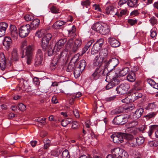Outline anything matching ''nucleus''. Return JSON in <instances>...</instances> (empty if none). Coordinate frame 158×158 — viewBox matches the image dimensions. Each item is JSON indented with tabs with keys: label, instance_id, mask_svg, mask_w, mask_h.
I'll return each instance as SVG.
<instances>
[{
	"label": "nucleus",
	"instance_id": "obj_1",
	"mask_svg": "<svg viewBox=\"0 0 158 158\" xmlns=\"http://www.w3.org/2000/svg\"><path fill=\"white\" fill-rule=\"evenodd\" d=\"M108 70L105 66H100L97 68L90 76L91 79L96 80L102 75L105 76Z\"/></svg>",
	"mask_w": 158,
	"mask_h": 158
},
{
	"label": "nucleus",
	"instance_id": "obj_2",
	"mask_svg": "<svg viewBox=\"0 0 158 158\" xmlns=\"http://www.w3.org/2000/svg\"><path fill=\"white\" fill-rule=\"evenodd\" d=\"M104 40L101 38L97 40L93 45L91 51L92 55H94L97 54L101 49L103 45Z\"/></svg>",
	"mask_w": 158,
	"mask_h": 158
},
{
	"label": "nucleus",
	"instance_id": "obj_3",
	"mask_svg": "<svg viewBox=\"0 0 158 158\" xmlns=\"http://www.w3.org/2000/svg\"><path fill=\"white\" fill-rule=\"evenodd\" d=\"M119 63L118 60L116 58L114 57L111 58L109 60L105 63V67L110 70L114 69Z\"/></svg>",
	"mask_w": 158,
	"mask_h": 158
},
{
	"label": "nucleus",
	"instance_id": "obj_4",
	"mask_svg": "<svg viewBox=\"0 0 158 158\" xmlns=\"http://www.w3.org/2000/svg\"><path fill=\"white\" fill-rule=\"evenodd\" d=\"M30 25L27 24L21 26L19 28V35L22 38L27 36L30 32Z\"/></svg>",
	"mask_w": 158,
	"mask_h": 158
},
{
	"label": "nucleus",
	"instance_id": "obj_5",
	"mask_svg": "<svg viewBox=\"0 0 158 158\" xmlns=\"http://www.w3.org/2000/svg\"><path fill=\"white\" fill-rule=\"evenodd\" d=\"M128 120V118L124 115H121L116 116L112 121L113 123L116 125H123Z\"/></svg>",
	"mask_w": 158,
	"mask_h": 158
},
{
	"label": "nucleus",
	"instance_id": "obj_6",
	"mask_svg": "<svg viewBox=\"0 0 158 158\" xmlns=\"http://www.w3.org/2000/svg\"><path fill=\"white\" fill-rule=\"evenodd\" d=\"M124 133H118L117 134H113L111 136V138L113 139L114 143H120L123 141Z\"/></svg>",
	"mask_w": 158,
	"mask_h": 158
},
{
	"label": "nucleus",
	"instance_id": "obj_7",
	"mask_svg": "<svg viewBox=\"0 0 158 158\" xmlns=\"http://www.w3.org/2000/svg\"><path fill=\"white\" fill-rule=\"evenodd\" d=\"M68 31L69 36L72 38L69 40L67 42V44L70 46L72 44H73V38L75 37L76 35V34L75 33L76 28L75 26L74 25H73L72 26V28L68 30Z\"/></svg>",
	"mask_w": 158,
	"mask_h": 158
},
{
	"label": "nucleus",
	"instance_id": "obj_8",
	"mask_svg": "<svg viewBox=\"0 0 158 158\" xmlns=\"http://www.w3.org/2000/svg\"><path fill=\"white\" fill-rule=\"evenodd\" d=\"M52 37L50 33L46 34L42 38V40L41 46L43 48H46L48 45L49 42Z\"/></svg>",
	"mask_w": 158,
	"mask_h": 158
},
{
	"label": "nucleus",
	"instance_id": "obj_9",
	"mask_svg": "<svg viewBox=\"0 0 158 158\" xmlns=\"http://www.w3.org/2000/svg\"><path fill=\"white\" fill-rule=\"evenodd\" d=\"M43 60V53L40 49H38L36 52L35 59V64L37 66L42 65Z\"/></svg>",
	"mask_w": 158,
	"mask_h": 158
},
{
	"label": "nucleus",
	"instance_id": "obj_10",
	"mask_svg": "<svg viewBox=\"0 0 158 158\" xmlns=\"http://www.w3.org/2000/svg\"><path fill=\"white\" fill-rule=\"evenodd\" d=\"M78 60V58L76 56H74L71 60L70 62L68 65L66 71L67 72H70L73 69L77 61Z\"/></svg>",
	"mask_w": 158,
	"mask_h": 158
},
{
	"label": "nucleus",
	"instance_id": "obj_11",
	"mask_svg": "<svg viewBox=\"0 0 158 158\" xmlns=\"http://www.w3.org/2000/svg\"><path fill=\"white\" fill-rule=\"evenodd\" d=\"M67 42V40L65 39H62L59 40L55 45V48L56 51H58L62 48Z\"/></svg>",
	"mask_w": 158,
	"mask_h": 158
},
{
	"label": "nucleus",
	"instance_id": "obj_12",
	"mask_svg": "<svg viewBox=\"0 0 158 158\" xmlns=\"http://www.w3.org/2000/svg\"><path fill=\"white\" fill-rule=\"evenodd\" d=\"M103 60L98 55L96 56L93 60V64L95 66H105V64L103 66Z\"/></svg>",
	"mask_w": 158,
	"mask_h": 158
},
{
	"label": "nucleus",
	"instance_id": "obj_13",
	"mask_svg": "<svg viewBox=\"0 0 158 158\" xmlns=\"http://www.w3.org/2000/svg\"><path fill=\"white\" fill-rule=\"evenodd\" d=\"M19 57L18 50L16 48H13L11 52V56L10 60L12 61H17L19 60Z\"/></svg>",
	"mask_w": 158,
	"mask_h": 158
},
{
	"label": "nucleus",
	"instance_id": "obj_14",
	"mask_svg": "<svg viewBox=\"0 0 158 158\" xmlns=\"http://www.w3.org/2000/svg\"><path fill=\"white\" fill-rule=\"evenodd\" d=\"M116 9L114 5L111 4L107 6L105 9L106 13L107 14H110L113 15H115V10Z\"/></svg>",
	"mask_w": 158,
	"mask_h": 158
},
{
	"label": "nucleus",
	"instance_id": "obj_15",
	"mask_svg": "<svg viewBox=\"0 0 158 158\" xmlns=\"http://www.w3.org/2000/svg\"><path fill=\"white\" fill-rule=\"evenodd\" d=\"M6 60L3 53H0V67L2 70H4L6 66Z\"/></svg>",
	"mask_w": 158,
	"mask_h": 158
},
{
	"label": "nucleus",
	"instance_id": "obj_16",
	"mask_svg": "<svg viewBox=\"0 0 158 158\" xmlns=\"http://www.w3.org/2000/svg\"><path fill=\"white\" fill-rule=\"evenodd\" d=\"M108 41L112 47H117L119 46L120 43L115 38L110 37L108 39Z\"/></svg>",
	"mask_w": 158,
	"mask_h": 158
},
{
	"label": "nucleus",
	"instance_id": "obj_17",
	"mask_svg": "<svg viewBox=\"0 0 158 158\" xmlns=\"http://www.w3.org/2000/svg\"><path fill=\"white\" fill-rule=\"evenodd\" d=\"M82 44V41L80 40L77 39L75 40L73 44L72 51L73 52H76L80 47Z\"/></svg>",
	"mask_w": 158,
	"mask_h": 158
},
{
	"label": "nucleus",
	"instance_id": "obj_18",
	"mask_svg": "<svg viewBox=\"0 0 158 158\" xmlns=\"http://www.w3.org/2000/svg\"><path fill=\"white\" fill-rule=\"evenodd\" d=\"M123 149L119 148H116L111 150V153L115 158H119Z\"/></svg>",
	"mask_w": 158,
	"mask_h": 158
},
{
	"label": "nucleus",
	"instance_id": "obj_19",
	"mask_svg": "<svg viewBox=\"0 0 158 158\" xmlns=\"http://www.w3.org/2000/svg\"><path fill=\"white\" fill-rule=\"evenodd\" d=\"M40 21L38 19H35L33 20L31 22L30 26V29L32 30H35L38 28L40 25Z\"/></svg>",
	"mask_w": 158,
	"mask_h": 158
},
{
	"label": "nucleus",
	"instance_id": "obj_20",
	"mask_svg": "<svg viewBox=\"0 0 158 158\" xmlns=\"http://www.w3.org/2000/svg\"><path fill=\"white\" fill-rule=\"evenodd\" d=\"M8 27V24L6 23H0V37L4 35L6 29Z\"/></svg>",
	"mask_w": 158,
	"mask_h": 158
},
{
	"label": "nucleus",
	"instance_id": "obj_21",
	"mask_svg": "<svg viewBox=\"0 0 158 158\" xmlns=\"http://www.w3.org/2000/svg\"><path fill=\"white\" fill-rule=\"evenodd\" d=\"M106 79L105 81L108 82H111L112 81H115L117 80H119V79L117 77L116 78L113 76V74L112 72L108 73L106 74Z\"/></svg>",
	"mask_w": 158,
	"mask_h": 158
},
{
	"label": "nucleus",
	"instance_id": "obj_22",
	"mask_svg": "<svg viewBox=\"0 0 158 158\" xmlns=\"http://www.w3.org/2000/svg\"><path fill=\"white\" fill-rule=\"evenodd\" d=\"M102 27L103 25L99 22H97L93 24L92 28L93 30L100 33Z\"/></svg>",
	"mask_w": 158,
	"mask_h": 158
},
{
	"label": "nucleus",
	"instance_id": "obj_23",
	"mask_svg": "<svg viewBox=\"0 0 158 158\" xmlns=\"http://www.w3.org/2000/svg\"><path fill=\"white\" fill-rule=\"evenodd\" d=\"M110 31V27L106 24L103 23L102 28L100 33L103 35H106L109 33Z\"/></svg>",
	"mask_w": 158,
	"mask_h": 158
},
{
	"label": "nucleus",
	"instance_id": "obj_24",
	"mask_svg": "<svg viewBox=\"0 0 158 158\" xmlns=\"http://www.w3.org/2000/svg\"><path fill=\"white\" fill-rule=\"evenodd\" d=\"M66 22L60 20L56 21L54 24L53 27L56 29H58L62 28L63 26L65 24Z\"/></svg>",
	"mask_w": 158,
	"mask_h": 158
},
{
	"label": "nucleus",
	"instance_id": "obj_25",
	"mask_svg": "<svg viewBox=\"0 0 158 158\" xmlns=\"http://www.w3.org/2000/svg\"><path fill=\"white\" fill-rule=\"evenodd\" d=\"M12 44V40L10 37L6 36L3 41V45L6 47H9Z\"/></svg>",
	"mask_w": 158,
	"mask_h": 158
},
{
	"label": "nucleus",
	"instance_id": "obj_26",
	"mask_svg": "<svg viewBox=\"0 0 158 158\" xmlns=\"http://www.w3.org/2000/svg\"><path fill=\"white\" fill-rule=\"evenodd\" d=\"M58 61V57L57 56H55L51 61L50 64V68L52 70H54Z\"/></svg>",
	"mask_w": 158,
	"mask_h": 158
},
{
	"label": "nucleus",
	"instance_id": "obj_27",
	"mask_svg": "<svg viewBox=\"0 0 158 158\" xmlns=\"http://www.w3.org/2000/svg\"><path fill=\"white\" fill-rule=\"evenodd\" d=\"M119 82V80H117L115 81H112L111 82H109L108 84L106 86V88L108 90L110 89L116 85H118Z\"/></svg>",
	"mask_w": 158,
	"mask_h": 158
},
{
	"label": "nucleus",
	"instance_id": "obj_28",
	"mask_svg": "<svg viewBox=\"0 0 158 158\" xmlns=\"http://www.w3.org/2000/svg\"><path fill=\"white\" fill-rule=\"evenodd\" d=\"M143 111V108H138L135 111L134 116H135V118H138L141 116Z\"/></svg>",
	"mask_w": 158,
	"mask_h": 158
},
{
	"label": "nucleus",
	"instance_id": "obj_29",
	"mask_svg": "<svg viewBox=\"0 0 158 158\" xmlns=\"http://www.w3.org/2000/svg\"><path fill=\"white\" fill-rule=\"evenodd\" d=\"M35 49L33 45H29L26 47L25 54L33 55V52Z\"/></svg>",
	"mask_w": 158,
	"mask_h": 158
},
{
	"label": "nucleus",
	"instance_id": "obj_30",
	"mask_svg": "<svg viewBox=\"0 0 158 158\" xmlns=\"http://www.w3.org/2000/svg\"><path fill=\"white\" fill-rule=\"evenodd\" d=\"M158 127V125H151L149 126V129L148 132V135L149 136L151 137L153 132L156 131L157 128Z\"/></svg>",
	"mask_w": 158,
	"mask_h": 158
},
{
	"label": "nucleus",
	"instance_id": "obj_31",
	"mask_svg": "<svg viewBox=\"0 0 158 158\" xmlns=\"http://www.w3.org/2000/svg\"><path fill=\"white\" fill-rule=\"evenodd\" d=\"M135 74L134 73H130L127 76V79L129 81L133 82L135 80Z\"/></svg>",
	"mask_w": 158,
	"mask_h": 158
},
{
	"label": "nucleus",
	"instance_id": "obj_32",
	"mask_svg": "<svg viewBox=\"0 0 158 158\" xmlns=\"http://www.w3.org/2000/svg\"><path fill=\"white\" fill-rule=\"evenodd\" d=\"M127 5L131 7H136L138 5V0H129Z\"/></svg>",
	"mask_w": 158,
	"mask_h": 158
},
{
	"label": "nucleus",
	"instance_id": "obj_33",
	"mask_svg": "<svg viewBox=\"0 0 158 158\" xmlns=\"http://www.w3.org/2000/svg\"><path fill=\"white\" fill-rule=\"evenodd\" d=\"M108 53L106 49H102L101 52L99 53L98 55L100 56L101 57H102V59L106 58L107 56Z\"/></svg>",
	"mask_w": 158,
	"mask_h": 158
},
{
	"label": "nucleus",
	"instance_id": "obj_34",
	"mask_svg": "<svg viewBox=\"0 0 158 158\" xmlns=\"http://www.w3.org/2000/svg\"><path fill=\"white\" fill-rule=\"evenodd\" d=\"M86 63L85 61L84 60H82L80 61V64L78 66V68L81 71H83L85 69Z\"/></svg>",
	"mask_w": 158,
	"mask_h": 158
},
{
	"label": "nucleus",
	"instance_id": "obj_35",
	"mask_svg": "<svg viewBox=\"0 0 158 158\" xmlns=\"http://www.w3.org/2000/svg\"><path fill=\"white\" fill-rule=\"evenodd\" d=\"M72 119L67 118L63 120L61 122V125L64 127H66L68 124L71 123Z\"/></svg>",
	"mask_w": 158,
	"mask_h": 158
},
{
	"label": "nucleus",
	"instance_id": "obj_36",
	"mask_svg": "<svg viewBox=\"0 0 158 158\" xmlns=\"http://www.w3.org/2000/svg\"><path fill=\"white\" fill-rule=\"evenodd\" d=\"M25 58L27 63L28 64H30L32 62L33 55L25 54Z\"/></svg>",
	"mask_w": 158,
	"mask_h": 158
},
{
	"label": "nucleus",
	"instance_id": "obj_37",
	"mask_svg": "<svg viewBox=\"0 0 158 158\" xmlns=\"http://www.w3.org/2000/svg\"><path fill=\"white\" fill-rule=\"evenodd\" d=\"M127 10L126 9H122L121 10L119 14L117 12L115 13V15H117L118 18L122 17L123 15H126L127 13Z\"/></svg>",
	"mask_w": 158,
	"mask_h": 158
},
{
	"label": "nucleus",
	"instance_id": "obj_38",
	"mask_svg": "<svg viewBox=\"0 0 158 158\" xmlns=\"http://www.w3.org/2000/svg\"><path fill=\"white\" fill-rule=\"evenodd\" d=\"M129 69L128 67H126L123 69L119 71V75L122 76L125 75L129 72Z\"/></svg>",
	"mask_w": 158,
	"mask_h": 158
},
{
	"label": "nucleus",
	"instance_id": "obj_39",
	"mask_svg": "<svg viewBox=\"0 0 158 158\" xmlns=\"http://www.w3.org/2000/svg\"><path fill=\"white\" fill-rule=\"evenodd\" d=\"M135 139L138 146L142 144L144 142V138L141 136L137 137Z\"/></svg>",
	"mask_w": 158,
	"mask_h": 158
},
{
	"label": "nucleus",
	"instance_id": "obj_40",
	"mask_svg": "<svg viewBox=\"0 0 158 158\" xmlns=\"http://www.w3.org/2000/svg\"><path fill=\"white\" fill-rule=\"evenodd\" d=\"M156 107V105L155 102L150 103L146 107L145 109L146 110H154Z\"/></svg>",
	"mask_w": 158,
	"mask_h": 158
},
{
	"label": "nucleus",
	"instance_id": "obj_41",
	"mask_svg": "<svg viewBox=\"0 0 158 158\" xmlns=\"http://www.w3.org/2000/svg\"><path fill=\"white\" fill-rule=\"evenodd\" d=\"M125 93L130 88L129 85L127 83H123L120 85Z\"/></svg>",
	"mask_w": 158,
	"mask_h": 158
},
{
	"label": "nucleus",
	"instance_id": "obj_42",
	"mask_svg": "<svg viewBox=\"0 0 158 158\" xmlns=\"http://www.w3.org/2000/svg\"><path fill=\"white\" fill-rule=\"evenodd\" d=\"M156 112H153L148 114L144 116V117L147 119L154 118L156 115Z\"/></svg>",
	"mask_w": 158,
	"mask_h": 158
},
{
	"label": "nucleus",
	"instance_id": "obj_43",
	"mask_svg": "<svg viewBox=\"0 0 158 158\" xmlns=\"http://www.w3.org/2000/svg\"><path fill=\"white\" fill-rule=\"evenodd\" d=\"M129 143L130 147H135L138 146L135 138H133L131 140L129 141Z\"/></svg>",
	"mask_w": 158,
	"mask_h": 158
},
{
	"label": "nucleus",
	"instance_id": "obj_44",
	"mask_svg": "<svg viewBox=\"0 0 158 158\" xmlns=\"http://www.w3.org/2000/svg\"><path fill=\"white\" fill-rule=\"evenodd\" d=\"M132 96L134 99L136 100L142 97V95L141 93L136 92L132 94Z\"/></svg>",
	"mask_w": 158,
	"mask_h": 158
},
{
	"label": "nucleus",
	"instance_id": "obj_45",
	"mask_svg": "<svg viewBox=\"0 0 158 158\" xmlns=\"http://www.w3.org/2000/svg\"><path fill=\"white\" fill-rule=\"evenodd\" d=\"M43 142L44 143V148L47 149L48 147L50 146V141L48 139H46L43 140Z\"/></svg>",
	"mask_w": 158,
	"mask_h": 158
},
{
	"label": "nucleus",
	"instance_id": "obj_46",
	"mask_svg": "<svg viewBox=\"0 0 158 158\" xmlns=\"http://www.w3.org/2000/svg\"><path fill=\"white\" fill-rule=\"evenodd\" d=\"M58 52V51H55V46H54L53 49L50 47L49 48L48 51V55L49 56H51L54 52Z\"/></svg>",
	"mask_w": 158,
	"mask_h": 158
},
{
	"label": "nucleus",
	"instance_id": "obj_47",
	"mask_svg": "<svg viewBox=\"0 0 158 158\" xmlns=\"http://www.w3.org/2000/svg\"><path fill=\"white\" fill-rule=\"evenodd\" d=\"M24 18L26 21H32L34 19V17L31 15L27 14L24 16Z\"/></svg>",
	"mask_w": 158,
	"mask_h": 158
},
{
	"label": "nucleus",
	"instance_id": "obj_48",
	"mask_svg": "<svg viewBox=\"0 0 158 158\" xmlns=\"http://www.w3.org/2000/svg\"><path fill=\"white\" fill-rule=\"evenodd\" d=\"M67 54L68 52L67 51H63L60 54V59H61L63 60L65 59L67 55Z\"/></svg>",
	"mask_w": 158,
	"mask_h": 158
},
{
	"label": "nucleus",
	"instance_id": "obj_49",
	"mask_svg": "<svg viewBox=\"0 0 158 158\" xmlns=\"http://www.w3.org/2000/svg\"><path fill=\"white\" fill-rule=\"evenodd\" d=\"M81 73V71L80 70V69H79L78 68L75 69L73 73L75 77L76 78H78L80 75Z\"/></svg>",
	"mask_w": 158,
	"mask_h": 158
},
{
	"label": "nucleus",
	"instance_id": "obj_50",
	"mask_svg": "<svg viewBox=\"0 0 158 158\" xmlns=\"http://www.w3.org/2000/svg\"><path fill=\"white\" fill-rule=\"evenodd\" d=\"M62 158H69L70 156L68 151L67 150L64 151L62 153Z\"/></svg>",
	"mask_w": 158,
	"mask_h": 158
},
{
	"label": "nucleus",
	"instance_id": "obj_51",
	"mask_svg": "<svg viewBox=\"0 0 158 158\" xmlns=\"http://www.w3.org/2000/svg\"><path fill=\"white\" fill-rule=\"evenodd\" d=\"M10 35L13 40H17L18 36L17 31L10 33Z\"/></svg>",
	"mask_w": 158,
	"mask_h": 158
},
{
	"label": "nucleus",
	"instance_id": "obj_52",
	"mask_svg": "<svg viewBox=\"0 0 158 158\" xmlns=\"http://www.w3.org/2000/svg\"><path fill=\"white\" fill-rule=\"evenodd\" d=\"M128 155L127 152L123 149V151L121 153L119 158H128Z\"/></svg>",
	"mask_w": 158,
	"mask_h": 158
},
{
	"label": "nucleus",
	"instance_id": "obj_53",
	"mask_svg": "<svg viewBox=\"0 0 158 158\" xmlns=\"http://www.w3.org/2000/svg\"><path fill=\"white\" fill-rule=\"evenodd\" d=\"M116 90L117 91V93L120 94H125V93L123 89L120 85H119L116 89Z\"/></svg>",
	"mask_w": 158,
	"mask_h": 158
},
{
	"label": "nucleus",
	"instance_id": "obj_54",
	"mask_svg": "<svg viewBox=\"0 0 158 158\" xmlns=\"http://www.w3.org/2000/svg\"><path fill=\"white\" fill-rule=\"evenodd\" d=\"M124 138L127 139L130 141L131 140L133 139V136L130 134H125L124 133Z\"/></svg>",
	"mask_w": 158,
	"mask_h": 158
},
{
	"label": "nucleus",
	"instance_id": "obj_55",
	"mask_svg": "<svg viewBox=\"0 0 158 158\" xmlns=\"http://www.w3.org/2000/svg\"><path fill=\"white\" fill-rule=\"evenodd\" d=\"M90 2L89 0H83L81 2V4L83 6H87L90 5Z\"/></svg>",
	"mask_w": 158,
	"mask_h": 158
},
{
	"label": "nucleus",
	"instance_id": "obj_56",
	"mask_svg": "<svg viewBox=\"0 0 158 158\" xmlns=\"http://www.w3.org/2000/svg\"><path fill=\"white\" fill-rule=\"evenodd\" d=\"M137 21L136 19H129L128 20V23L131 26H133L136 23Z\"/></svg>",
	"mask_w": 158,
	"mask_h": 158
},
{
	"label": "nucleus",
	"instance_id": "obj_57",
	"mask_svg": "<svg viewBox=\"0 0 158 158\" xmlns=\"http://www.w3.org/2000/svg\"><path fill=\"white\" fill-rule=\"evenodd\" d=\"M19 109L21 111H23L25 110L26 109V106L23 103H20L18 105Z\"/></svg>",
	"mask_w": 158,
	"mask_h": 158
},
{
	"label": "nucleus",
	"instance_id": "obj_58",
	"mask_svg": "<svg viewBox=\"0 0 158 158\" xmlns=\"http://www.w3.org/2000/svg\"><path fill=\"white\" fill-rule=\"evenodd\" d=\"M50 10L52 13L56 14L59 13V10L55 6H52L50 8Z\"/></svg>",
	"mask_w": 158,
	"mask_h": 158
},
{
	"label": "nucleus",
	"instance_id": "obj_59",
	"mask_svg": "<svg viewBox=\"0 0 158 158\" xmlns=\"http://www.w3.org/2000/svg\"><path fill=\"white\" fill-rule=\"evenodd\" d=\"M10 33L13 32L17 31L16 27L15 25H13L11 24L10 25Z\"/></svg>",
	"mask_w": 158,
	"mask_h": 158
},
{
	"label": "nucleus",
	"instance_id": "obj_60",
	"mask_svg": "<svg viewBox=\"0 0 158 158\" xmlns=\"http://www.w3.org/2000/svg\"><path fill=\"white\" fill-rule=\"evenodd\" d=\"M93 8L98 11L101 12L102 10L99 5L97 4H94L93 5Z\"/></svg>",
	"mask_w": 158,
	"mask_h": 158
},
{
	"label": "nucleus",
	"instance_id": "obj_61",
	"mask_svg": "<svg viewBox=\"0 0 158 158\" xmlns=\"http://www.w3.org/2000/svg\"><path fill=\"white\" fill-rule=\"evenodd\" d=\"M150 21L152 25H154L157 23V19L154 16H153L151 18Z\"/></svg>",
	"mask_w": 158,
	"mask_h": 158
},
{
	"label": "nucleus",
	"instance_id": "obj_62",
	"mask_svg": "<svg viewBox=\"0 0 158 158\" xmlns=\"http://www.w3.org/2000/svg\"><path fill=\"white\" fill-rule=\"evenodd\" d=\"M78 124L77 122L76 121L73 122L72 128L74 129H77L78 128Z\"/></svg>",
	"mask_w": 158,
	"mask_h": 158
},
{
	"label": "nucleus",
	"instance_id": "obj_63",
	"mask_svg": "<svg viewBox=\"0 0 158 158\" xmlns=\"http://www.w3.org/2000/svg\"><path fill=\"white\" fill-rule=\"evenodd\" d=\"M138 124V123L136 121H134L131 122L129 124L128 126L130 127L131 128H133L135 126Z\"/></svg>",
	"mask_w": 158,
	"mask_h": 158
},
{
	"label": "nucleus",
	"instance_id": "obj_64",
	"mask_svg": "<svg viewBox=\"0 0 158 158\" xmlns=\"http://www.w3.org/2000/svg\"><path fill=\"white\" fill-rule=\"evenodd\" d=\"M43 35V33H42L41 30L37 31L35 35L36 36H37L39 38H41Z\"/></svg>",
	"mask_w": 158,
	"mask_h": 158
}]
</instances>
